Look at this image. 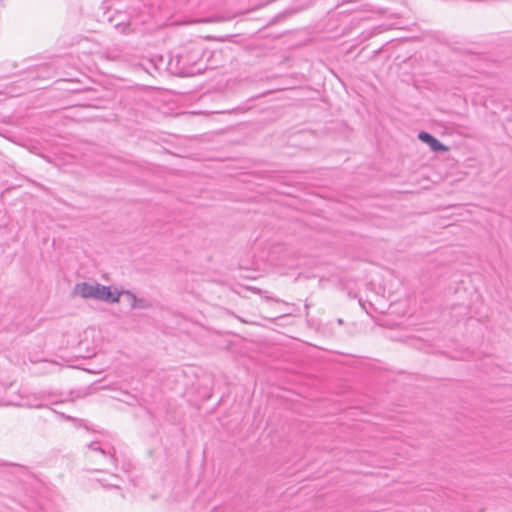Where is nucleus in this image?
<instances>
[{
    "instance_id": "nucleus-11",
    "label": "nucleus",
    "mask_w": 512,
    "mask_h": 512,
    "mask_svg": "<svg viewBox=\"0 0 512 512\" xmlns=\"http://www.w3.org/2000/svg\"><path fill=\"white\" fill-rule=\"evenodd\" d=\"M214 20L212 19H208V20H204V22H213Z\"/></svg>"
},
{
    "instance_id": "nucleus-6",
    "label": "nucleus",
    "mask_w": 512,
    "mask_h": 512,
    "mask_svg": "<svg viewBox=\"0 0 512 512\" xmlns=\"http://www.w3.org/2000/svg\"><path fill=\"white\" fill-rule=\"evenodd\" d=\"M153 307V304L150 300L146 298H139L137 297V300L132 307L133 309H150Z\"/></svg>"
},
{
    "instance_id": "nucleus-3",
    "label": "nucleus",
    "mask_w": 512,
    "mask_h": 512,
    "mask_svg": "<svg viewBox=\"0 0 512 512\" xmlns=\"http://www.w3.org/2000/svg\"><path fill=\"white\" fill-rule=\"evenodd\" d=\"M93 286L94 284H90L88 282L77 283L74 286L73 294L78 295L84 299L93 298Z\"/></svg>"
},
{
    "instance_id": "nucleus-5",
    "label": "nucleus",
    "mask_w": 512,
    "mask_h": 512,
    "mask_svg": "<svg viewBox=\"0 0 512 512\" xmlns=\"http://www.w3.org/2000/svg\"><path fill=\"white\" fill-rule=\"evenodd\" d=\"M97 481L104 487L119 488V477L116 474L110 475V480L98 478Z\"/></svg>"
},
{
    "instance_id": "nucleus-4",
    "label": "nucleus",
    "mask_w": 512,
    "mask_h": 512,
    "mask_svg": "<svg viewBox=\"0 0 512 512\" xmlns=\"http://www.w3.org/2000/svg\"><path fill=\"white\" fill-rule=\"evenodd\" d=\"M89 449L90 450H93V451H96V452H99L101 453L102 455H104L105 457H108L109 458V461L110 463L112 464V466H114L115 468H117L118 466V460L117 458L115 457V455L113 453H111L110 451H106L104 450L99 442H91L89 445H88Z\"/></svg>"
},
{
    "instance_id": "nucleus-2",
    "label": "nucleus",
    "mask_w": 512,
    "mask_h": 512,
    "mask_svg": "<svg viewBox=\"0 0 512 512\" xmlns=\"http://www.w3.org/2000/svg\"><path fill=\"white\" fill-rule=\"evenodd\" d=\"M418 138L423 143H426L433 152L439 153L448 151V147L446 145L441 143L436 137L426 131L419 132Z\"/></svg>"
},
{
    "instance_id": "nucleus-1",
    "label": "nucleus",
    "mask_w": 512,
    "mask_h": 512,
    "mask_svg": "<svg viewBox=\"0 0 512 512\" xmlns=\"http://www.w3.org/2000/svg\"><path fill=\"white\" fill-rule=\"evenodd\" d=\"M93 298L97 300L106 301L108 303L119 302L121 293L119 291H112L110 286L95 283L93 286Z\"/></svg>"
},
{
    "instance_id": "nucleus-8",
    "label": "nucleus",
    "mask_w": 512,
    "mask_h": 512,
    "mask_svg": "<svg viewBox=\"0 0 512 512\" xmlns=\"http://www.w3.org/2000/svg\"><path fill=\"white\" fill-rule=\"evenodd\" d=\"M124 395L127 397V399H125L124 401L128 405L135 406L139 404V399L135 395L129 394L128 392H124Z\"/></svg>"
},
{
    "instance_id": "nucleus-9",
    "label": "nucleus",
    "mask_w": 512,
    "mask_h": 512,
    "mask_svg": "<svg viewBox=\"0 0 512 512\" xmlns=\"http://www.w3.org/2000/svg\"><path fill=\"white\" fill-rule=\"evenodd\" d=\"M179 62L186 63L184 56H179Z\"/></svg>"
},
{
    "instance_id": "nucleus-7",
    "label": "nucleus",
    "mask_w": 512,
    "mask_h": 512,
    "mask_svg": "<svg viewBox=\"0 0 512 512\" xmlns=\"http://www.w3.org/2000/svg\"><path fill=\"white\" fill-rule=\"evenodd\" d=\"M119 293H121V295H125L128 298L130 306L132 308L137 300V296L130 290H122L119 291Z\"/></svg>"
},
{
    "instance_id": "nucleus-10",
    "label": "nucleus",
    "mask_w": 512,
    "mask_h": 512,
    "mask_svg": "<svg viewBox=\"0 0 512 512\" xmlns=\"http://www.w3.org/2000/svg\"><path fill=\"white\" fill-rule=\"evenodd\" d=\"M337 323L341 325V324H343V320L341 318H339V319H337Z\"/></svg>"
}]
</instances>
